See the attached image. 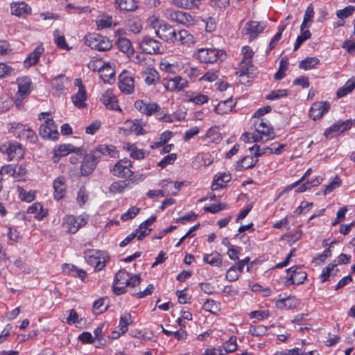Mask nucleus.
<instances>
[{
  "label": "nucleus",
  "instance_id": "49530a36",
  "mask_svg": "<svg viewBox=\"0 0 355 355\" xmlns=\"http://www.w3.org/2000/svg\"><path fill=\"white\" fill-rule=\"evenodd\" d=\"M180 10H174L173 8H166L163 10L162 14L163 17L167 19L168 20H170L171 21H174L178 24V17Z\"/></svg>",
  "mask_w": 355,
  "mask_h": 355
},
{
  "label": "nucleus",
  "instance_id": "2eb2a0df",
  "mask_svg": "<svg viewBox=\"0 0 355 355\" xmlns=\"http://www.w3.org/2000/svg\"><path fill=\"white\" fill-rule=\"evenodd\" d=\"M134 105L138 111L147 116H151L160 110V106L157 103H148L143 100L136 101Z\"/></svg>",
  "mask_w": 355,
  "mask_h": 355
},
{
  "label": "nucleus",
  "instance_id": "bb28decb",
  "mask_svg": "<svg viewBox=\"0 0 355 355\" xmlns=\"http://www.w3.org/2000/svg\"><path fill=\"white\" fill-rule=\"evenodd\" d=\"M115 4L120 11L123 12H133L138 8L135 0H115Z\"/></svg>",
  "mask_w": 355,
  "mask_h": 355
},
{
  "label": "nucleus",
  "instance_id": "0eeeda50",
  "mask_svg": "<svg viewBox=\"0 0 355 355\" xmlns=\"http://www.w3.org/2000/svg\"><path fill=\"white\" fill-rule=\"evenodd\" d=\"M87 223V220L82 216L67 215L63 218L62 227L66 232L75 234Z\"/></svg>",
  "mask_w": 355,
  "mask_h": 355
},
{
  "label": "nucleus",
  "instance_id": "c756f323",
  "mask_svg": "<svg viewBox=\"0 0 355 355\" xmlns=\"http://www.w3.org/2000/svg\"><path fill=\"white\" fill-rule=\"evenodd\" d=\"M235 103L233 102L232 97L228 99L221 101L215 107V112L219 114H227L231 112L234 107Z\"/></svg>",
  "mask_w": 355,
  "mask_h": 355
},
{
  "label": "nucleus",
  "instance_id": "aec40b11",
  "mask_svg": "<svg viewBox=\"0 0 355 355\" xmlns=\"http://www.w3.org/2000/svg\"><path fill=\"white\" fill-rule=\"evenodd\" d=\"M18 91L16 94L17 99L26 98L31 92V80L28 77H21L17 79Z\"/></svg>",
  "mask_w": 355,
  "mask_h": 355
},
{
  "label": "nucleus",
  "instance_id": "ddd939ff",
  "mask_svg": "<svg viewBox=\"0 0 355 355\" xmlns=\"http://www.w3.org/2000/svg\"><path fill=\"white\" fill-rule=\"evenodd\" d=\"M266 27L265 22L250 21L246 23L245 28L242 30V34L249 36V40L252 41L263 31Z\"/></svg>",
  "mask_w": 355,
  "mask_h": 355
},
{
  "label": "nucleus",
  "instance_id": "c03bdc74",
  "mask_svg": "<svg viewBox=\"0 0 355 355\" xmlns=\"http://www.w3.org/2000/svg\"><path fill=\"white\" fill-rule=\"evenodd\" d=\"M178 15V24L189 26L193 25L195 23L194 18L189 13L180 11V14Z\"/></svg>",
  "mask_w": 355,
  "mask_h": 355
},
{
  "label": "nucleus",
  "instance_id": "0e129e2a",
  "mask_svg": "<svg viewBox=\"0 0 355 355\" xmlns=\"http://www.w3.org/2000/svg\"><path fill=\"white\" fill-rule=\"evenodd\" d=\"M336 263H329L322 270V274L320 275L322 282H324L328 279L331 274V272L334 270V268L336 267Z\"/></svg>",
  "mask_w": 355,
  "mask_h": 355
},
{
  "label": "nucleus",
  "instance_id": "13d9d810",
  "mask_svg": "<svg viewBox=\"0 0 355 355\" xmlns=\"http://www.w3.org/2000/svg\"><path fill=\"white\" fill-rule=\"evenodd\" d=\"M88 199L89 196L85 188L83 187H81L77 194V202L78 203L80 207H82L83 205L85 204Z\"/></svg>",
  "mask_w": 355,
  "mask_h": 355
},
{
  "label": "nucleus",
  "instance_id": "4468645a",
  "mask_svg": "<svg viewBox=\"0 0 355 355\" xmlns=\"http://www.w3.org/2000/svg\"><path fill=\"white\" fill-rule=\"evenodd\" d=\"M131 162L128 159H121L116 162L112 170L114 175L121 178H130L133 173L130 170Z\"/></svg>",
  "mask_w": 355,
  "mask_h": 355
},
{
  "label": "nucleus",
  "instance_id": "f03ea898",
  "mask_svg": "<svg viewBox=\"0 0 355 355\" xmlns=\"http://www.w3.org/2000/svg\"><path fill=\"white\" fill-rule=\"evenodd\" d=\"M150 23L159 39L167 42H175L176 31L173 26L164 21H159L156 17H152Z\"/></svg>",
  "mask_w": 355,
  "mask_h": 355
},
{
  "label": "nucleus",
  "instance_id": "a878e982",
  "mask_svg": "<svg viewBox=\"0 0 355 355\" xmlns=\"http://www.w3.org/2000/svg\"><path fill=\"white\" fill-rule=\"evenodd\" d=\"M156 220L155 216H151L149 218L144 221L140 224L139 226V234L137 236L138 240H142L144 237H146L147 235H148L150 232L151 229H148V226L152 225Z\"/></svg>",
  "mask_w": 355,
  "mask_h": 355
},
{
  "label": "nucleus",
  "instance_id": "e433bc0d",
  "mask_svg": "<svg viewBox=\"0 0 355 355\" xmlns=\"http://www.w3.org/2000/svg\"><path fill=\"white\" fill-rule=\"evenodd\" d=\"M55 155L58 157H63L67 156L70 153H78L80 151V149L74 147L71 144H61L58 146L57 148L54 150Z\"/></svg>",
  "mask_w": 355,
  "mask_h": 355
},
{
  "label": "nucleus",
  "instance_id": "a19ab883",
  "mask_svg": "<svg viewBox=\"0 0 355 355\" xmlns=\"http://www.w3.org/2000/svg\"><path fill=\"white\" fill-rule=\"evenodd\" d=\"M67 83V78L64 75H59L51 80V86L56 91L62 92L64 89L65 84Z\"/></svg>",
  "mask_w": 355,
  "mask_h": 355
},
{
  "label": "nucleus",
  "instance_id": "5fc2aeb1",
  "mask_svg": "<svg viewBox=\"0 0 355 355\" xmlns=\"http://www.w3.org/2000/svg\"><path fill=\"white\" fill-rule=\"evenodd\" d=\"M129 277V273L125 270H120L118 271L114 279V283L117 284H125L126 280Z\"/></svg>",
  "mask_w": 355,
  "mask_h": 355
},
{
  "label": "nucleus",
  "instance_id": "393cba45",
  "mask_svg": "<svg viewBox=\"0 0 355 355\" xmlns=\"http://www.w3.org/2000/svg\"><path fill=\"white\" fill-rule=\"evenodd\" d=\"M100 78L104 83H111L114 80L115 71L109 64H105L99 69Z\"/></svg>",
  "mask_w": 355,
  "mask_h": 355
},
{
  "label": "nucleus",
  "instance_id": "5701e85b",
  "mask_svg": "<svg viewBox=\"0 0 355 355\" xmlns=\"http://www.w3.org/2000/svg\"><path fill=\"white\" fill-rule=\"evenodd\" d=\"M6 153L9 161L19 160L24 157V151L21 144L13 143L9 144L6 148Z\"/></svg>",
  "mask_w": 355,
  "mask_h": 355
},
{
  "label": "nucleus",
  "instance_id": "473e14b6",
  "mask_svg": "<svg viewBox=\"0 0 355 355\" xmlns=\"http://www.w3.org/2000/svg\"><path fill=\"white\" fill-rule=\"evenodd\" d=\"M237 349L236 337L232 336L228 340L223 343L222 347L218 349L220 355L232 353Z\"/></svg>",
  "mask_w": 355,
  "mask_h": 355
},
{
  "label": "nucleus",
  "instance_id": "f3484780",
  "mask_svg": "<svg viewBox=\"0 0 355 355\" xmlns=\"http://www.w3.org/2000/svg\"><path fill=\"white\" fill-rule=\"evenodd\" d=\"M76 85L78 86L77 93L71 97L72 102L75 106L78 108L86 107L85 101L87 100V92L85 86L82 84L80 79H76Z\"/></svg>",
  "mask_w": 355,
  "mask_h": 355
},
{
  "label": "nucleus",
  "instance_id": "603ef678",
  "mask_svg": "<svg viewBox=\"0 0 355 355\" xmlns=\"http://www.w3.org/2000/svg\"><path fill=\"white\" fill-rule=\"evenodd\" d=\"M18 191L19 194V198L21 200L26 201L28 202H32L35 196L33 192L32 191H26L24 188L19 187Z\"/></svg>",
  "mask_w": 355,
  "mask_h": 355
},
{
  "label": "nucleus",
  "instance_id": "7c9ffc66",
  "mask_svg": "<svg viewBox=\"0 0 355 355\" xmlns=\"http://www.w3.org/2000/svg\"><path fill=\"white\" fill-rule=\"evenodd\" d=\"M258 159H254L252 156H245L236 162V169L239 171H243L251 168L256 165Z\"/></svg>",
  "mask_w": 355,
  "mask_h": 355
},
{
  "label": "nucleus",
  "instance_id": "3c124183",
  "mask_svg": "<svg viewBox=\"0 0 355 355\" xmlns=\"http://www.w3.org/2000/svg\"><path fill=\"white\" fill-rule=\"evenodd\" d=\"M131 323V315L128 313L121 316L119 327L122 334H125L128 329V325Z\"/></svg>",
  "mask_w": 355,
  "mask_h": 355
},
{
  "label": "nucleus",
  "instance_id": "20e7f679",
  "mask_svg": "<svg viewBox=\"0 0 355 355\" xmlns=\"http://www.w3.org/2000/svg\"><path fill=\"white\" fill-rule=\"evenodd\" d=\"M196 56L201 62L214 63L222 60L225 56L223 50L214 48H202L194 53Z\"/></svg>",
  "mask_w": 355,
  "mask_h": 355
},
{
  "label": "nucleus",
  "instance_id": "2f4dec72",
  "mask_svg": "<svg viewBox=\"0 0 355 355\" xmlns=\"http://www.w3.org/2000/svg\"><path fill=\"white\" fill-rule=\"evenodd\" d=\"M175 42H180L182 44L191 46L194 44L195 39L194 37L187 30H181L176 33V40Z\"/></svg>",
  "mask_w": 355,
  "mask_h": 355
},
{
  "label": "nucleus",
  "instance_id": "c9c22d12",
  "mask_svg": "<svg viewBox=\"0 0 355 355\" xmlns=\"http://www.w3.org/2000/svg\"><path fill=\"white\" fill-rule=\"evenodd\" d=\"M144 80L148 85H155L159 80L158 72L153 68H147L144 71Z\"/></svg>",
  "mask_w": 355,
  "mask_h": 355
},
{
  "label": "nucleus",
  "instance_id": "9b49d317",
  "mask_svg": "<svg viewBox=\"0 0 355 355\" xmlns=\"http://www.w3.org/2000/svg\"><path fill=\"white\" fill-rule=\"evenodd\" d=\"M14 135L20 140L28 141L31 144L37 141L35 131L26 125L17 124L14 130Z\"/></svg>",
  "mask_w": 355,
  "mask_h": 355
},
{
  "label": "nucleus",
  "instance_id": "6e6552de",
  "mask_svg": "<svg viewBox=\"0 0 355 355\" xmlns=\"http://www.w3.org/2000/svg\"><path fill=\"white\" fill-rule=\"evenodd\" d=\"M39 134L44 139L57 140L59 137L58 126L52 119L47 118L40 127Z\"/></svg>",
  "mask_w": 355,
  "mask_h": 355
},
{
  "label": "nucleus",
  "instance_id": "58836bf2",
  "mask_svg": "<svg viewBox=\"0 0 355 355\" xmlns=\"http://www.w3.org/2000/svg\"><path fill=\"white\" fill-rule=\"evenodd\" d=\"M203 261L211 266L220 267L222 265V255L218 252L205 254Z\"/></svg>",
  "mask_w": 355,
  "mask_h": 355
},
{
  "label": "nucleus",
  "instance_id": "a211bd4d",
  "mask_svg": "<svg viewBox=\"0 0 355 355\" xmlns=\"http://www.w3.org/2000/svg\"><path fill=\"white\" fill-rule=\"evenodd\" d=\"M32 9L24 1L12 2L10 4V12L12 15L23 17L31 13Z\"/></svg>",
  "mask_w": 355,
  "mask_h": 355
},
{
  "label": "nucleus",
  "instance_id": "f257e3e1",
  "mask_svg": "<svg viewBox=\"0 0 355 355\" xmlns=\"http://www.w3.org/2000/svg\"><path fill=\"white\" fill-rule=\"evenodd\" d=\"M108 155L110 157H115L116 150L113 146L105 144L98 145L96 148L90 150L86 154L82 161L80 166V173L83 176L91 175L95 170L97 164L103 155Z\"/></svg>",
  "mask_w": 355,
  "mask_h": 355
},
{
  "label": "nucleus",
  "instance_id": "f8f14e48",
  "mask_svg": "<svg viewBox=\"0 0 355 355\" xmlns=\"http://www.w3.org/2000/svg\"><path fill=\"white\" fill-rule=\"evenodd\" d=\"M287 277L286 283L287 284H300L306 279V273L300 266H293L286 270Z\"/></svg>",
  "mask_w": 355,
  "mask_h": 355
},
{
  "label": "nucleus",
  "instance_id": "dca6fc26",
  "mask_svg": "<svg viewBox=\"0 0 355 355\" xmlns=\"http://www.w3.org/2000/svg\"><path fill=\"white\" fill-rule=\"evenodd\" d=\"M329 103L326 101L314 103L310 108L309 116L314 121L320 119L329 111Z\"/></svg>",
  "mask_w": 355,
  "mask_h": 355
},
{
  "label": "nucleus",
  "instance_id": "680f3d73",
  "mask_svg": "<svg viewBox=\"0 0 355 355\" xmlns=\"http://www.w3.org/2000/svg\"><path fill=\"white\" fill-rule=\"evenodd\" d=\"M355 10V8L353 6H349L345 7L344 9L339 10L336 12V15L340 19H345L349 16L352 15Z\"/></svg>",
  "mask_w": 355,
  "mask_h": 355
},
{
  "label": "nucleus",
  "instance_id": "6e6d98bb",
  "mask_svg": "<svg viewBox=\"0 0 355 355\" xmlns=\"http://www.w3.org/2000/svg\"><path fill=\"white\" fill-rule=\"evenodd\" d=\"M112 24V17L111 16H104L96 21V25L98 29L110 28Z\"/></svg>",
  "mask_w": 355,
  "mask_h": 355
},
{
  "label": "nucleus",
  "instance_id": "4d7b16f0",
  "mask_svg": "<svg viewBox=\"0 0 355 355\" xmlns=\"http://www.w3.org/2000/svg\"><path fill=\"white\" fill-rule=\"evenodd\" d=\"M14 72V69L4 62H0V78L10 76Z\"/></svg>",
  "mask_w": 355,
  "mask_h": 355
},
{
  "label": "nucleus",
  "instance_id": "79ce46f5",
  "mask_svg": "<svg viewBox=\"0 0 355 355\" xmlns=\"http://www.w3.org/2000/svg\"><path fill=\"white\" fill-rule=\"evenodd\" d=\"M320 64V60L315 57L306 58L300 62L299 67L304 70L315 68Z\"/></svg>",
  "mask_w": 355,
  "mask_h": 355
},
{
  "label": "nucleus",
  "instance_id": "f704fd0d",
  "mask_svg": "<svg viewBox=\"0 0 355 355\" xmlns=\"http://www.w3.org/2000/svg\"><path fill=\"white\" fill-rule=\"evenodd\" d=\"M62 268L64 272H67L71 276L79 277L82 280H84L87 277V272L85 270L78 269L73 265L64 263Z\"/></svg>",
  "mask_w": 355,
  "mask_h": 355
},
{
  "label": "nucleus",
  "instance_id": "4be33fe9",
  "mask_svg": "<svg viewBox=\"0 0 355 355\" xmlns=\"http://www.w3.org/2000/svg\"><path fill=\"white\" fill-rule=\"evenodd\" d=\"M101 101L107 109L121 111L118 104L116 97L114 95L112 90H106L102 94Z\"/></svg>",
  "mask_w": 355,
  "mask_h": 355
},
{
  "label": "nucleus",
  "instance_id": "864d4df0",
  "mask_svg": "<svg viewBox=\"0 0 355 355\" xmlns=\"http://www.w3.org/2000/svg\"><path fill=\"white\" fill-rule=\"evenodd\" d=\"M173 4L186 9H192L196 7V0H173Z\"/></svg>",
  "mask_w": 355,
  "mask_h": 355
},
{
  "label": "nucleus",
  "instance_id": "9d476101",
  "mask_svg": "<svg viewBox=\"0 0 355 355\" xmlns=\"http://www.w3.org/2000/svg\"><path fill=\"white\" fill-rule=\"evenodd\" d=\"M139 46L144 53L148 54H160L163 51L162 44L150 36H145Z\"/></svg>",
  "mask_w": 355,
  "mask_h": 355
},
{
  "label": "nucleus",
  "instance_id": "09e8293b",
  "mask_svg": "<svg viewBox=\"0 0 355 355\" xmlns=\"http://www.w3.org/2000/svg\"><path fill=\"white\" fill-rule=\"evenodd\" d=\"M53 35L54 37V42L59 48L62 49H67L65 37L63 35L60 34L59 30H55L53 31Z\"/></svg>",
  "mask_w": 355,
  "mask_h": 355
},
{
  "label": "nucleus",
  "instance_id": "7ed1b4c3",
  "mask_svg": "<svg viewBox=\"0 0 355 355\" xmlns=\"http://www.w3.org/2000/svg\"><path fill=\"white\" fill-rule=\"evenodd\" d=\"M85 45L99 51H107L112 49L111 41L105 36L97 33H89L84 37Z\"/></svg>",
  "mask_w": 355,
  "mask_h": 355
},
{
  "label": "nucleus",
  "instance_id": "72a5a7b5",
  "mask_svg": "<svg viewBox=\"0 0 355 355\" xmlns=\"http://www.w3.org/2000/svg\"><path fill=\"white\" fill-rule=\"evenodd\" d=\"M299 302L297 300L293 297H288L286 298L280 299L276 302L277 306L281 309H295L297 306Z\"/></svg>",
  "mask_w": 355,
  "mask_h": 355
},
{
  "label": "nucleus",
  "instance_id": "412c9836",
  "mask_svg": "<svg viewBox=\"0 0 355 355\" xmlns=\"http://www.w3.org/2000/svg\"><path fill=\"white\" fill-rule=\"evenodd\" d=\"M354 120L348 119L343 121H338L337 123L333 124L324 132V135L326 137H332V133L334 132H343L352 126L353 122Z\"/></svg>",
  "mask_w": 355,
  "mask_h": 355
},
{
  "label": "nucleus",
  "instance_id": "052dcab7",
  "mask_svg": "<svg viewBox=\"0 0 355 355\" xmlns=\"http://www.w3.org/2000/svg\"><path fill=\"white\" fill-rule=\"evenodd\" d=\"M128 149L130 151V156L133 159H141L144 157V153L141 150L138 149L135 145L128 144Z\"/></svg>",
  "mask_w": 355,
  "mask_h": 355
},
{
  "label": "nucleus",
  "instance_id": "c85d7f7f",
  "mask_svg": "<svg viewBox=\"0 0 355 355\" xmlns=\"http://www.w3.org/2000/svg\"><path fill=\"white\" fill-rule=\"evenodd\" d=\"M43 52L44 48L42 46H37L33 51L28 54V57L24 60L25 66L29 67L35 64L38 62Z\"/></svg>",
  "mask_w": 355,
  "mask_h": 355
},
{
  "label": "nucleus",
  "instance_id": "69168bd1",
  "mask_svg": "<svg viewBox=\"0 0 355 355\" xmlns=\"http://www.w3.org/2000/svg\"><path fill=\"white\" fill-rule=\"evenodd\" d=\"M177 159L175 153H171L166 155L159 163L158 166L162 168H165L168 164H172Z\"/></svg>",
  "mask_w": 355,
  "mask_h": 355
},
{
  "label": "nucleus",
  "instance_id": "4c0bfd02",
  "mask_svg": "<svg viewBox=\"0 0 355 355\" xmlns=\"http://www.w3.org/2000/svg\"><path fill=\"white\" fill-rule=\"evenodd\" d=\"M118 49L126 54H132L134 49L130 40L126 37H120L116 42Z\"/></svg>",
  "mask_w": 355,
  "mask_h": 355
},
{
  "label": "nucleus",
  "instance_id": "cd10ccee",
  "mask_svg": "<svg viewBox=\"0 0 355 355\" xmlns=\"http://www.w3.org/2000/svg\"><path fill=\"white\" fill-rule=\"evenodd\" d=\"M355 89V76L349 78L345 84L340 87L336 92V96L338 98H343L351 94Z\"/></svg>",
  "mask_w": 355,
  "mask_h": 355
},
{
  "label": "nucleus",
  "instance_id": "423d86ee",
  "mask_svg": "<svg viewBox=\"0 0 355 355\" xmlns=\"http://www.w3.org/2000/svg\"><path fill=\"white\" fill-rule=\"evenodd\" d=\"M255 130L258 133H259V139L257 137H254V141L257 142L258 141H268L269 139H274L275 137V134L274 132L272 127L270 124L265 120L264 119H261L254 122Z\"/></svg>",
  "mask_w": 355,
  "mask_h": 355
},
{
  "label": "nucleus",
  "instance_id": "338daca9",
  "mask_svg": "<svg viewBox=\"0 0 355 355\" xmlns=\"http://www.w3.org/2000/svg\"><path fill=\"white\" fill-rule=\"evenodd\" d=\"M227 205L225 203H218L216 205L214 204L210 206H206L203 208V209L207 212L216 214L221 210L225 209Z\"/></svg>",
  "mask_w": 355,
  "mask_h": 355
},
{
  "label": "nucleus",
  "instance_id": "6ab92c4d",
  "mask_svg": "<svg viewBox=\"0 0 355 355\" xmlns=\"http://www.w3.org/2000/svg\"><path fill=\"white\" fill-rule=\"evenodd\" d=\"M119 88L123 93L130 94L134 92V78L126 73H122L119 77Z\"/></svg>",
  "mask_w": 355,
  "mask_h": 355
},
{
  "label": "nucleus",
  "instance_id": "de8ad7c7",
  "mask_svg": "<svg viewBox=\"0 0 355 355\" xmlns=\"http://www.w3.org/2000/svg\"><path fill=\"white\" fill-rule=\"evenodd\" d=\"M252 336H262L268 334V328L263 325L251 327L249 330Z\"/></svg>",
  "mask_w": 355,
  "mask_h": 355
},
{
  "label": "nucleus",
  "instance_id": "39448f33",
  "mask_svg": "<svg viewBox=\"0 0 355 355\" xmlns=\"http://www.w3.org/2000/svg\"><path fill=\"white\" fill-rule=\"evenodd\" d=\"M85 259L87 263L94 267L96 271L101 270L106 265L109 257H102V252L96 250H87L85 252Z\"/></svg>",
  "mask_w": 355,
  "mask_h": 355
},
{
  "label": "nucleus",
  "instance_id": "ea45409f",
  "mask_svg": "<svg viewBox=\"0 0 355 355\" xmlns=\"http://www.w3.org/2000/svg\"><path fill=\"white\" fill-rule=\"evenodd\" d=\"M27 212L28 214H33L35 215V217L42 219L47 215V210L44 209L42 205L39 202H35L30 206Z\"/></svg>",
  "mask_w": 355,
  "mask_h": 355
},
{
  "label": "nucleus",
  "instance_id": "8fccbe9b",
  "mask_svg": "<svg viewBox=\"0 0 355 355\" xmlns=\"http://www.w3.org/2000/svg\"><path fill=\"white\" fill-rule=\"evenodd\" d=\"M341 184V180L338 176H335L332 181L327 185L324 187V189L322 190V193L324 195L328 194L332 192L336 188L340 187Z\"/></svg>",
  "mask_w": 355,
  "mask_h": 355
},
{
  "label": "nucleus",
  "instance_id": "b1692460",
  "mask_svg": "<svg viewBox=\"0 0 355 355\" xmlns=\"http://www.w3.org/2000/svg\"><path fill=\"white\" fill-rule=\"evenodd\" d=\"M53 187L54 189V198L57 200L62 199L66 192V187L64 183V178L62 176H60L57 178L53 183Z\"/></svg>",
  "mask_w": 355,
  "mask_h": 355
},
{
  "label": "nucleus",
  "instance_id": "1a4fd4ad",
  "mask_svg": "<svg viewBox=\"0 0 355 355\" xmlns=\"http://www.w3.org/2000/svg\"><path fill=\"white\" fill-rule=\"evenodd\" d=\"M162 84L167 91L180 92L188 87V81L180 76L166 77L162 80Z\"/></svg>",
  "mask_w": 355,
  "mask_h": 355
},
{
  "label": "nucleus",
  "instance_id": "a18cd8bd",
  "mask_svg": "<svg viewBox=\"0 0 355 355\" xmlns=\"http://www.w3.org/2000/svg\"><path fill=\"white\" fill-rule=\"evenodd\" d=\"M127 186L125 181H116L112 183L109 188V191L112 194L121 193Z\"/></svg>",
  "mask_w": 355,
  "mask_h": 355
},
{
  "label": "nucleus",
  "instance_id": "e2e57ef3",
  "mask_svg": "<svg viewBox=\"0 0 355 355\" xmlns=\"http://www.w3.org/2000/svg\"><path fill=\"white\" fill-rule=\"evenodd\" d=\"M140 209L136 207H130L127 212L123 214L121 216L122 220H128L133 218L139 212Z\"/></svg>",
  "mask_w": 355,
  "mask_h": 355
},
{
  "label": "nucleus",
  "instance_id": "774afa93",
  "mask_svg": "<svg viewBox=\"0 0 355 355\" xmlns=\"http://www.w3.org/2000/svg\"><path fill=\"white\" fill-rule=\"evenodd\" d=\"M78 339L84 344H92L95 341L94 337L88 331H84L80 334Z\"/></svg>",
  "mask_w": 355,
  "mask_h": 355
},
{
  "label": "nucleus",
  "instance_id": "37998d69",
  "mask_svg": "<svg viewBox=\"0 0 355 355\" xmlns=\"http://www.w3.org/2000/svg\"><path fill=\"white\" fill-rule=\"evenodd\" d=\"M252 67V60H242L240 62L239 70L236 71V74L240 77L244 76H248Z\"/></svg>",
  "mask_w": 355,
  "mask_h": 355
},
{
  "label": "nucleus",
  "instance_id": "bf43d9fd",
  "mask_svg": "<svg viewBox=\"0 0 355 355\" xmlns=\"http://www.w3.org/2000/svg\"><path fill=\"white\" fill-rule=\"evenodd\" d=\"M184 69L187 76L191 78H197L199 75L202 74L200 71L197 67H193L189 64H185Z\"/></svg>",
  "mask_w": 355,
  "mask_h": 355
}]
</instances>
